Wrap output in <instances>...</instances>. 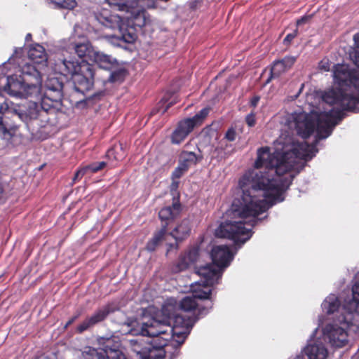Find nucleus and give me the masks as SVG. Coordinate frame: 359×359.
I'll use <instances>...</instances> for the list:
<instances>
[{"label": "nucleus", "mask_w": 359, "mask_h": 359, "mask_svg": "<svg viewBox=\"0 0 359 359\" xmlns=\"http://www.w3.org/2000/svg\"><path fill=\"white\" fill-rule=\"evenodd\" d=\"M333 77L339 88L325 91L322 96L323 102L332 107L330 109L313 110L309 114L294 111L283 120L291 132L295 130L304 139L316 133L315 141L311 144L299 142L289 133H282L273 142V151L267 147L259 149L255 168L248 171L239 181L243 194L232 203L231 219L216 229L217 237L231 239L236 245L248 241L252 235V228L260 220L257 217L284 201V193L294 177L290 171L302 160L309 161L316 155L318 142L332 134L345 111H357L359 70L351 69L346 64H337L333 67Z\"/></svg>", "instance_id": "nucleus-1"}, {"label": "nucleus", "mask_w": 359, "mask_h": 359, "mask_svg": "<svg viewBox=\"0 0 359 359\" xmlns=\"http://www.w3.org/2000/svg\"><path fill=\"white\" fill-rule=\"evenodd\" d=\"M197 318L194 314H182L177 311V301L168 299L155 316H143L130 330L133 335L160 337L158 347L166 346L170 339L173 347H180L189 334Z\"/></svg>", "instance_id": "nucleus-2"}, {"label": "nucleus", "mask_w": 359, "mask_h": 359, "mask_svg": "<svg viewBox=\"0 0 359 359\" xmlns=\"http://www.w3.org/2000/svg\"><path fill=\"white\" fill-rule=\"evenodd\" d=\"M137 4L125 9L126 15L120 17L103 9L95 14V20L103 26L117 30V33L106 36L108 42L114 46L126 49L127 44H131L137 39L136 29L142 28L149 21L147 12L137 6Z\"/></svg>", "instance_id": "nucleus-3"}, {"label": "nucleus", "mask_w": 359, "mask_h": 359, "mask_svg": "<svg viewBox=\"0 0 359 359\" xmlns=\"http://www.w3.org/2000/svg\"><path fill=\"white\" fill-rule=\"evenodd\" d=\"M55 74L71 79L76 91L84 94L90 90L94 83L93 67L86 61L79 62L74 60H67L65 57H57L50 63Z\"/></svg>", "instance_id": "nucleus-4"}, {"label": "nucleus", "mask_w": 359, "mask_h": 359, "mask_svg": "<svg viewBox=\"0 0 359 359\" xmlns=\"http://www.w3.org/2000/svg\"><path fill=\"white\" fill-rule=\"evenodd\" d=\"M210 255L213 264L199 267L197 273L207 285H214L219 283L224 270L233 260L234 254L227 245H220L212 248Z\"/></svg>", "instance_id": "nucleus-5"}, {"label": "nucleus", "mask_w": 359, "mask_h": 359, "mask_svg": "<svg viewBox=\"0 0 359 359\" xmlns=\"http://www.w3.org/2000/svg\"><path fill=\"white\" fill-rule=\"evenodd\" d=\"M343 313V318L338 317L332 323L327 324L323 328V337L331 346L334 348H343L348 346L349 337L348 329L351 325L359 327V316H355L353 313L346 311Z\"/></svg>", "instance_id": "nucleus-6"}, {"label": "nucleus", "mask_w": 359, "mask_h": 359, "mask_svg": "<svg viewBox=\"0 0 359 359\" xmlns=\"http://www.w3.org/2000/svg\"><path fill=\"white\" fill-rule=\"evenodd\" d=\"M211 286L204 283L202 278L191 283L192 294L184 297L180 304L177 303V311L179 309L184 312L197 311L200 316L206 315L212 307V302L210 300Z\"/></svg>", "instance_id": "nucleus-7"}, {"label": "nucleus", "mask_w": 359, "mask_h": 359, "mask_svg": "<svg viewBox=\"0 0 359 359\" xmlns=\"http://www.w3.org/2000/svg\"><path fill=\"white\" fill-rule=\"evenodd\" d=\"M152 339L145 341L142 337L127 341V346L136 355L137 359H163L167 350L158 347L161 341L160 337H149Z\"/></svg>", "instance_id": "nucleus-8"}, {"label": "nucleus", "mask_w": 359, "mask_h": 359, "mask_svg": "<svg viewBox=\"0 0 359 359\" xmlns=\"http://www.w3.org/2000/svg\"><path fill=\"white\" fill-rule=\"evenodd\" d=\"M4 90L12 97L18 98H41L37 84H30L26 79L18 76H9L3 86Z\"/></svg>", "instance_id": "nucleus-9"}, {"label": "nucleus", "mask_w": 359, "mask_h": 359, "mask_svg": "<svg viewBox=\"0 0 359 359\" xmlns=\"http://www.w3.org/2000/svg\"><path fill=\"white\" fill-rule=\"evenodd\" d=\"M180 212L181 205L178 201H174L171 206H166L159 211V218L162 222H165V224L162 225L161 230L154 235L153 238L147 243V249L149 251L155 250L159 242L164 238L169 222L176 218Z\"/></svg>", "instance_id": "nucleus-10"}, {"label": "nucleus", "mask_w": 359, "mask_h": 359, "mask_svg": "<svg viewBox=\"0 0 359 359\" xmlns=\"http://www.w3.org/2000/svg\"><path fill=\"white\" fill-rule=\"evenodd\" d=\"M329 351L320 339H310L296 359H327Z\"/></svg>", "instance_id": "nucleus-11"}, {"label": "nucleus", "mask_w": 359, "mask_h": 359, "mask_svg": "<svg viewBox=\"0 0 359 359\" xmlns=\"http://www.w3.org/2000/svg\"><path fill=\"white\" fill-rule=\"evenodd\" d=\"M84 359H126L119 350L106 346L105 348L87 347L83 352Z\"/></svg>", "instance_id": "nucleus-12"}, {"label": "nucleus", "mask_w": 359, "mask_h": 359, "mask_svg": "<svg viewBox=\"0 0 359 359\" xmlns=\"http://www.w3.org/2000/svg\"><path fill=\"white\" fill-rule=\"evenodd\" d=\"M116 309L111 304H107L96 311L91 316L83 320L77 327L79 332L88 330L89 327L104 320L107 316L114 312Z\"/></svg>", "instance_id": "nucleus-13"}, {"label": "nucleus", "mask_w": 359, "mask_h": 359, "mask_svg": "<svg viewBox=\"0 0 359 359\" xmlns=\"http://www.w3.org/2000/svg\"><path fill=\"white\" fill-rule=\"evenodd\" d=\"M198 257L199 248L198 246L191 247L184 255L179 257L177 262L172 266V272L180 273L187 269L197 261Z\"/></svg>", "instance_id": "nucleus-14"}, {"label": "nucleus", "mask_w": 359, "mask_h": 359, "mask_svg": "<svg viewBox=\"0 0 359 359\" xmlns=\"http://www.w3.org/2000/svg\"><path fill=\"white\" fill-rule=\"evenodd\" d=\"M321 308L323 312L327 315H335L338 319V317L343 318V313L346 314L344 306L341 308V302L338 297L334 294L328 295L321 304Z\"/></svg>", "instance_id": "nucleus-15"}, {"label": "nucleus", "mask_w": 359, "mask_h": 359, "mask_svg": "<svg viewBox=\"0 0 359 359\" xmlns=\"http://www.w3.org/2000/svg\"><path fill=\"white\" fill-rule=\"evenodd\" d=\"M195 127L191 120L184 118L180 121L170 136L171 142L174 144H180L183 142Z\"/></svg>", "instance_id": "nucleus-16"}, {"label": "nucleus", "mask_w": 359, "mask_h": 359, "mask_svg": "<svg viewBox=\"0 0 359 359\" xmlns=\"http://www.w3.org/2000/svg\"><path fill=\"white\" fill-rule=\"evenodd\" d=\"M45 86V94L53 95V102L57 104L58 101H62L63 83L59 78L55 76L48 77L46 81Z\"/></svg>", "instance_id": "nucleus-17"}, {"label": "nucleus", "mask_w": 359, "mask_h": 359, "mask_svg": "<svg viewBox=\"0 0 359 359\" xmlns=\"http://www.w3.org/2000/svg\"><path fill=\"white\" fill-rule=\"evenodd\" d=\"M22 78L26 79L30 84H37L41 93L42 76L39 67L27 63L22 67Z\"/></svg>", "instance_id": "nucleus-18"}, {"label": "nucleus", "mask_w": 359, "mask_h": 359, "mask_svg": "<svg viewBox=\"0 0 359 359\" xmlns=\"http://www.w3.org/2000/svg\"><path fill=\"white\" fill-rule=\"evenodd\" d=\"M91 55L92 58L90 61L96 63L102 69L111 70L114 67H116L118 64L116 58L95 48L94 51H91Z\"/></svg>", "instance_id": "nucleus-19"}, {"label": "nucleus", "mask_w": 359, "mask_h": 359, "mask_svg": "<svg viewBox=\"0 0 359 359\" xmlns=\"http://www.w3.org/2000/svg\"><path fill=\"white\" fill-rule=\"evenodd\" d=\"M357 280L352 287V297L346 300L344 304V310L353 313L359 316V273L356 276Z\"/></svg>", "instance_id": "nucleus-20"}, {"label": "nucleus", "mask_w": 359, "mask_h": 359, "mask_svg": "<svg viewBox=\"0 0 359 359\" xmlns=\"http://www.w3.org/2000/svg\"><path fill=\"white\" fill-rule=\"evenodd\" d=\"M17 119L6 120L0 116V137L9 141L15 135L18 126L15 123Z\"/></svg>", "instance_id": "nucleus-21"}, {"label": "nucleus", "mask_w": 359, "mask_h": 359, "mask_svg": "<svg viewBox=\"0 0 359 359\" xmlns=\"http://www.w3.org/2000/svg\"><path fill=\"white\" fill-rule=\"evenodd\" d=\"M203 156L201 151L198 149V152L188 151L183 150L181 151L179 156V163L184 166L187 170L190 167L196 165L198 162L201 161Z\"/></svg>", "instance_id": "nucleus-22"}, {"label": "nucleus", "mask_w": 359, "mask_h": 359, "mask_svg": "<svg viewBox=\"0 0 359 359\" xmlns=\"http://www.w3.org/2000/svg\"><path fill=\"white\" fill-rule=\"evenodd\" d=\"M29 59L33 63L40 66H46L48 58L44 48L36 43L29 48L28 53Z\"/></svg>", "instance_id": "nucleus-23"}, {"label": "nucleus", "mask_w": 359, "mask_h": 359, "mask_svg": "<svg viewBox=\"0 0 359 359\" xmlns=\"http://www.w3.org/2000/svg\"><path fill=\"white\" fill-rule=\"evenodd\" d=\"M191 231V224L188 219H183L170 233L176 241L186 239Z\"/></svg>", "instance_id": "nucleus-24"}, {"label": "nucleus", "mask_w": 359, "mask_h": 359, "mask_svg": "<svg viewBox=\"0 0 359 359\" xmlns=\"http://www.w3.org/2000/svg\"><path fill=\"white\" fill-rule=\"evenodd\" d=\"M106 166V163L104 161L101 162H95L88 165H86L79 170H78L74 177H73V183H75L78 179L81 178L83 175L87 173H95Z\"/></svg>", "instance_id": "nucleus-25"}, {"label": "nucleus", "mask_w": 359, "mask_h": 359, "mask_svg": "<svg viewBox=\"0 0 359 359\" xmlns=\"http://www.w3.org/2000/svg\"><path fill=\"white\" fill-rule=\"evenodd\" d=\"M72 49L74 50L76 54L81 58L84 57V61L87 62L88 59L91 60V51H94L95 48L88 43H77L73 46Z\"/></svg>", "instance_id": "nucleus-26"}, {"label": "nucleus", "mask_w": 359, "mask_h": 359, "mask_svg": "<svg viewBox=\"0 0 359 359\" xmlns=\"http://www.w3.org/2000/svg\"><path fill=\"white\" fill-rule=\"evenodd\" d=\"M0 116L5 118L6 120L9 119H21L22 118V114L17 113V111L9 107L7 102H3L0 104Z\"/></svg>", "instance_id": "nucleus-27"}, {"label": "nucleus", "mask_w": 359, "mask_h": 359, "mask_svg": "<svg viewBox=\"0 0 359 359\" xmlns=\"http://www.w3.org/2000/svg\"><path fill=\"white\" fill-rule=\"evenodd\" d=\"M215 151L222 158H226L235 152V147L232 144L227 143L226 140H222L219 146L216 147Z\"/></svg>", "instance_id": "nucleus-28"}, {"label": "nucleus", "mask_w": 359, "mask_h": 359, "mask_svg": "<svg viewBox=\"0 0 359 359\" xmlns=\"http://www.w3.org/2000/svg\"><path fill=\"white\" fill-rule=\"evenodd\" d=\"M53 95H48L45 94L42 97L41 102V107L43 110L46 112L58 109L61 105V101H58V103L53 102Z\"/></svg>", "instance_id": "nucleus-29"}, {"label": "nucleus", "mask_w": 359, "mask_h": 359, "mask_svg": "<svg viewBox=\"0 0 359 359\" xmlns=\"http://www.w3.org/2000/svg\"><path fill=\"white\" fill-rule=\"evenodd\" d=\"M354 47L353 50L350 53V59L355 64V66L359 67V34H355L353 36Z\"/></svg>", "instance_id": "nucleus-30"}, {"label": "nucleus", "mask_w": 359, "mask_h": 359, "mask_svg": "<svg viewBox=\"0 0 359 359\" xmlns=\"http://www.w3.org/2000/svg\"><path fill=\"white\" fill-rule=\"evenodd\" d=\"M210 111V108L205 107L202 109L198 113L194 115L191 118H187L188 120H191V123L194 127L201 125L203 120L207 117Z\"/></svg>", "instance_id": "nucleus-31"}, {"label": "nucleus", "mask_w": 359, "mask_h": 359, "mask_svg": "<svg viewBox=\"0 0 359 359\" xmlns=\"http://www.w3.org/2000/svg\"><path fill=\"white\" fill-rule=\"evenodd\" d=\"M285 71H287V69L284 67L283 64L280 62V60L275 61L271 69V76L267 79L266 83H269V81L273 78L278 77L282 73L285 72Z\"/></svg>", "instance_id": "nucleus-32"}, {"label": "nucleus", "mask_w": 359, "mask_h": 359, "mask_svg": "<svg viewBox=\"0 0 359 359\" xmlns=\"http://www.w3.org/2000/svg\"><path fill=\"white\" fill-rule=\"evenodd\" d=\"M109 4L118 6L120 11H125L128 6H133L137 4V0H107Z\"/></svg>", "instance_id": "nucleus-33"}, {"label": "nucleus", "mask_w": 359, "mask_h": 359, "mask_svg": "<svg viewBox=\"0 0 359 359\" xmlns=\"http://www.w3.org/2000/svg\"><path fill=\"white\" fill-rule=\"evenodd\" d=\"M50 2L55 4L57 7L65 9H73L76 2L75 0H50Z\"/></svg>", "instance_id": "nucleus-34"}, {"label": "nucleus", "mask_w": 359, "mask_h": 359, "mask_svg": "<svg viewBox=\"0 0 359 359\" xmlns=\"http://www.w3.org/2000/svg\"><path fill=\"white\" fill-rule=\"evenodd\" d=\"M126 72L123 69L114 71L111 73L109 79L112 82L122 81L125 76Z\"/></svg>", "instance_id": "nucleus-35"}, {"label": "nucleus", "mask_w": 359, "mask_h": 359, "mask_svg": "<svg viewBox=\"0 0 359 359\" xmlns=\"http://www.w3.org/2000/svg\"><path fill=\"white\" fill-rule=\"evenodd\" d=\"M297 58L294 56H285L282 60H280V62L283 64L284 67L286 68V69H289L292 67V66L295 62Z\"/></svg>", "instance_id": "nucleus-36"}, {"label": "nucleus", "mask_w": 359, "mask_h": 359, "mask_svg": "<svg viewBox=\"0 0 359 359\" xmlns=\"http://www.w3.org/2000/svg\"><path fill=\"white\" fill-rule=\"evenodd\" d=\"M187 170L179 163L178 166L174 170V171L172 173V179L180 178Z\"/></svg>", "instance_id": "nucleus-37"}, {"label": "nucleus", "mask_w": 359, "mask_h": 359, "mask_svg": "<svg viewBox=\"0 0 359 359\" xmlns=\"http://www.w3.org/2000/svg\"><path fill=\"white\" fill-rule=\"evenodd\" d=\"M236 136H237V133H236V130L233 128H230L226 132L223 140H224L226 141L233 142V141L236 140Z\"/></svg>", "instance_id": "nucleus-38"}, {"label": "nucleus", "mask_w": 359, "mask_h": 359, "mask_svg": "<svg viewBox=\"0 0 359 359\" xmlns=\"http://www.w3.org/2000/svg\"><path fill=\"white\" fill-rule=\"evenodd\" d=\"M330 64L328 60H323L319 63V68L325 72L330 70Z\"/></svg>", "instance_id": "nucleus-39"}, {"label": "nucleus", "mask_w": 359, "mask_h": 359, "mask_svg": "<svg viewBox=\"0 0 359 359\" xmlns=\"http://www.w3.org/2000/svg\"><path fill=\"white\" fill-rule=\"evenodd\" d=\"M297 36V33L296 32H293V33H290V34H288L285 38L283 40V42L285 45H287L289 44L292 40L293 39H294V37Z\"/></svg>", "instance_id": "nucleus-40"}, {"label": "nucleus", "mask_w": 359, "mask_h": 359, "mask_svg": "<svg viewBox=\"0 0 359 359\" xmlns=\"http://www.w3.org/2000/svg\"><path fill=\"white\" fill-rule=\"evenodd\" d=\"M246 122L249 126H250V127L253 126L255 123L254 115L248 114L246 116Z\"/></svg>", "instance_id": "nucleus-41"}, {"label": "nucleus", "mask_w": 359, "mask_h": 359, "mask_svg": "<svg viewBox=\"0 0 359 359\" xmlns=\"http://www.w3.org/2000/svg\"><path fill=\"white\" fill-rule=\"evenodd\" d=\"M6 200L5 194L2 184L0 182V204L3 203Z\"/></svg>", "instance_id": "nucleus-42"}, {"label": "nucleus", "mask_w": 359, "mask_h": 359, "mask_svg": "<svg viewBox=\"0 0 359 359\" xmlns=\"http://www.w3.org/2000/svg\"><path fill=\"white\" fill-rule=\"evenodd\" d=\"M310 19L309 16H303L300 19L297 20V25L298 26L306 22Z\"/></svg>", "instance_id": "nucleus-43"}, {"label": "nucleus", "mask_w": 359, "mask_h": 359, "mask_svg": "<svg viewBox=\"0 0 359 359\" xmlns=\"http://www.w3.org/2000/svg\"><path fill=\"white\" fill-rule=\"evenodd\" d=\"M172 180H173V181L170 185V189H171V191H175L178 188L179 182L175 180V179H172Z\"/></svg>", "instance_id": "nucleus-44"}, {"label": "nucleus", "mask_w": 359, "mask_h": 359, "mask_svg": "<svg viewBox=\"0 0 359 359\" xmlns=\"http://www.w3.org/2000/svg\"><path fill=\"white\" fill-rule=\"evenodd\" d=\"M259 101V97H258V96H255V97H254L251 100V102H250L251 105H252V107H256V106H257V104H258Z\"/></svg>", "instance_id": "nucleus-45"}, {"label": "nucleus", "mask_w": 359, "mask_h": 359, "mask_svg": "<svg viewBox=\"0 0 359 359\" xmlns=\"http://www.w3.org/2000/svg\"><path fill=\"white\" fill-rule=\"evenodd\" d=\"M172 104V102H170L169 103L166 107L163 110V113H165L168 109V108Z\"/></svg>", "instance_id": "nucleus-46"}, {"label": "nucleus", "mask_w": 359, "mask_h": 359, "mask_svg": "<svg viewBox=\"0 0 359 359\" xmlns=\"http://www.w3.org/2000/svg\"><path fill=\"white\" fill-rule=\"evenodd\" d=\"M174 247L177 249L178 247L177 244H170L168 251H169L172 248H174Z\"/></svg>", "instance_id": "nucleus-47"}, {"label": "nucleus", "mask_w": 359, "mask_h": 359, "mask_svg": "<svg viewBox=\"0 0 359 359\" xmlns=\"http://www.w3.org/2000/svg\"><path fill=\"white\" fill-rule=\"evenodd\" d=\"M31 39H32V34H27L26 35V36H25V40L27 41H28L31 40Z\"/></svg>", "instance_id": "nucleus-48"}, {"label": "nucleus", "mask_w": 359, "mask_h": 359, "mask_svg": "<svg viewBox=\"0 0 359 359\" xmlns=\"http://www.w3.org/2000/svg\"><path fill=\"white\" fill-rule=\"evenodd\" d=\"M114 154V149H109L107 151V156H111Z\"/></svg>", "instance_id": "nucleus-49"}, {"label": "nucleus", "mask_w": 359, "mask_h": 359, "mask_svg": "<svg viewBox=\"0 0 359 359\" xmlns=\"http://www.w3.org/2000/svg\"><path fill=\"white\" fill-rule=\"evenodd\" d=\"M76 318V317L73 318L72 319L69 320L67 324V325H70L74 322V320Z\"/></svg>", "instance_id": "nucleus-50"}, {"label": "nucleus", "mask_w": 359, "mask_h": 359, "mask_svg": "<svg viewBox=\"0 0 359 359\" xmlns=\"http://www.w3.org/2000/svg\"><path fill=\"white\" fill-rule=\"evenodd\" d=\"M76 318V317L73 318L72 319L69 320L67 324V325H70L74 322V320Z\"/></svg>", "instance_id": "nucleus-51"}, {"label": "nucleus", "mask_w": 359, "mask_h": 359, "mask_svg": "<svg viewBox=\"0 0 359 359\" xmlns=\"http://www.w3.org/2000/svg\"><path fill=\"white\" fill-rule=\"evenodd\" d=\"M317 330H318V327L315 329V330H314V332H313V334H312V335L316 334V332H317Z\"/></svg>", "instance_id": "nucleus-52"}]
</instances>
